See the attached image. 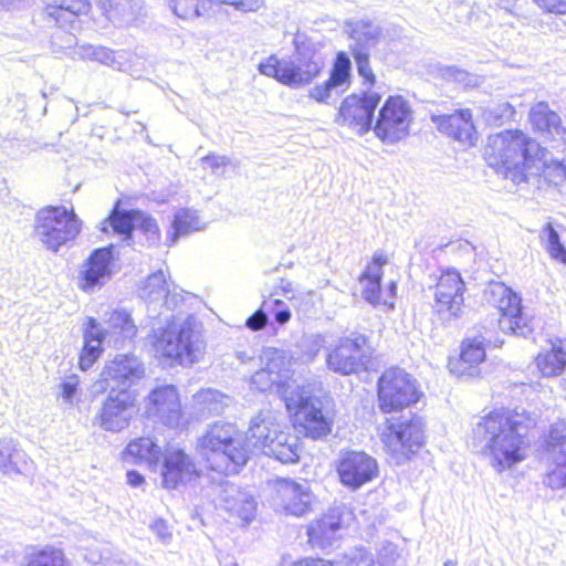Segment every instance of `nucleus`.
I'll list each match as a JSON object with an SVG mask.
<instances>
[{
	"instance_id": "f257e3e1",
	"label": "nucleus",
	"mask_w": 566,
	"mask_h": 566,
	"mask_svg": "<svg viewBox=\"0 0 566 566\" xmlns=\"http://www.w3.org/2000/svg\"><path fill=\"white\" fill-rule=\"evenodd\" d=\"M537 423V416L522 411L494 410L481 417L471 433L472 448L502 472L522 462L530 447L527 432Z\"/></svg>"
},
{
	"instance_id": "f03ea898",
	"label": "nucleus",
	"mask_w": 566,
	"mask_h": 566,
	"mask_svg": "<svg viewBox=\"0 0 566 566\" xmlns=\"http://www.w3.org/2000/svg\"><path fill=\"white\" fill-rule=\"evenodd\" d=\"M548 151L518 129H506L488 137L484 158L505 179L520 185L537 164L546 166Z\"/></svg>"
},
{
	"instance_id": "7ed1b4c3",
	"label": "nucleus",
	"mask_w": 566,
	"mask_h": 566,
	"mask_svg": "<svg viewBox=\"0 0 566 566\" xmlns=\"http://www.w3.org/2000/svg\"><path fill=\"white\" fill-rule=\"evenodd\" d=\"M149 342L157 357L181 366H191L202 359L206 343L197 319L172 316L163 327L154 328Z\"/></svg>"
},
{
	"instance_id": "20e7f679",
	"label": "nucleus",
	"mask_w": 566,
	"mask_h": 566,
	"mask_svg": "<svg viewBox=\"0 0 566 566\" xmlns=\"http://www.w3.org/2000/svg\"><path fill=\"white\" fill-rule=\"evenodd\" d=\"M197 450L208 467L218 473L232 474L245 465L249 457V444L244 443L243 434L230 422H214L199 439Z\"/></svg>"
},
{
	"instance_id": "39448f33",
	"label": "nucleus",
	"mask_w": 566,
	"mask_h": 566,
	"mask_svg": "<svg viewBox=\"0 0 566 566\" xmlns=\"http://www.w3.org/2000/svg\"><path fill=\"white\" fill-rule=\"evenodd\" d=\"M244 443L249 444L250 453L253 449H260L262 453L285 464L300 459L298 438L284 431L271 410H262L251 420Z\"/></svg>"
},
{
	"instance_id": "423d86ee",
	"label": "nucleus",
	"mask_w": 566,
	"mask_h": 566,
	"mask_svg": "<svg viewBox=\"0 0 566 566\" xmlns=\"http://www.w3.org/2000/svg\"><path fill=\"white\" fill-rule=\"evenodd\" d=\"M106 328H101L96 318L88 317L84 328V347L80 355V368L87 370L93 366L103 352L102 344L105 339L115 347H122L130 342L137 333L130 315L120 310L106 313Z\"/></svg>"
},
{
	"instance_id": "0eeeda50",
	"label": "nucleus",
	"mask_w": 566,
	"mask_h": 566,
	"mask_svg": "<svg viewBox=\"0 0 566 566\" xmlns=\"http://www.w3.org/2000/svg\"><path fill=\"white\" fill-rule=\"evenodd\" d=\"M259 72L273 77L281 84L292 88H300L312 83L323 69V60L311 48H297L294 57L279 59L270 55L260 62Z\"/></svg>"
},
{
	"instance_id": "6e6552de",
	"label": "nucleus",
	"mask_w": 566,
	"mask_h": 566,
	"mask_svg": "<svg viewBox=\"0 0 566 566\" xmlns=\"http://www.w3.org/2000/svg\"><path fill=\"white\" fill-rule=\"evenodd\" d=\"M380 439L389 461L401 465L423 446L424 423L412 412L392 417L387 419Z\"/></svg>"
},
{
	"instance_id": "1a4fd4ad",
	"label": "nucleus",
	"mask_w": 566,
	"mask_h": 566,
	"mask_svg": "<svg viewBox=\"0 0 566 566\" xmlns=\"http://www.w3.org/2000/svg\"><path fill=\"white\" fill-rule=\"evenodd\" d=\"M81 227L73 208L46 206L35 214L33 235L46 250L57 252L78 235Z\"/></svg>"
},
{
	"instance_id": "9d476101",
	"label": "nucleus",
	"mask_w": 566,
	"mask_h": 566,
	"mask_svg": "<svg viewBox=\"0 0 566 566\" xmlns=\"http://www.w3.org/2000/svg\"><path fill=\"white\" fill-rule=\"evenodd\" d=\"M260 360L265 366L252 375L251 385L260 391L274 389L286 403V398L301 387L293 378L290 357L284 350L268 347L263 349Z\"/></svg>"
},
{
	"instance_id": "9b49d317",
	"label": "nucleus",
	"mask_w": 566,
	"mask_h": 566,
	"mask_svg": "<svg viewBox=\"0 0 566 566\" xmlns=\"http://www.w3.org/2000/svg\"><path fill=\"white\" fill-rule=\"evenodd\" d=\"M485 301L500 314L499 327L504 333L528 337L533 328L522 313L521 297L502 282H492L484 291Z\"/></svg>"
},
{
	"instance_id": "f8f14e48",
	"label": "nucleus",
	"mask_w": 566,
	"mask_h": 566,
	"mask_svg": "<svg viewBox=\"0 0 566 566\" xmlns=\"http://www.w3.org/2000/svg\"><path fill=\"white\" fill-rule=\"evenodd\" d=\"M417 380L405 369H387L378 380L379 408L385 413L400 411L419 400Z\"/></svg>"
},
{
	"instance_id": "ddd939ff",
	"label": "nucleus",
	"mask_w": 566,
	"mask_h": 566,
	"mask_svg": "<svg viewBox=\"0 0 566 566\" xmlns=\"http://www.w3.org/2000/svg\"><path fill=\"white\" fill-rule=\"evenodd\" d=\"M285 407L295 416L305 437L318 440L331 433L333 419L323 410L322 401L307 396L301 387L286 398Z\"/></svg>"
},
{
	"instance_id": "4468645a",
	"label": "nucleus",
	"mask_w": 566,
	"mask_h": 566,
	"mask_svg": "<svg viewBox=\"0 0 566 566\" xmlns=\"http://www.w3.org/2000/svg\"><path fill=\"white\" fill-rule=\"evenodd\" d=\"M413 112L410 103L402 96H389L378 112L374 132L385 144L394 145L410 133Z\"/></svg>"
},
{
	"instance_id": "2eb2a0df",
	"label": "nucleus",
	"mask_w": 566,
	"mask_h": 566,
	"mask_svg": "<svg viewBox=\"0 0 566 566\" xmlns=\"http://www.w3.org/2000/svg\"><path fill=\"white\" fill-rule=\"evenodd\" d=\"M335 467L339 482L350 491L359 490L379 473L377 460L364 451L342 450Z\"/></svg>"
},
{
	"instance_id": "dca6fc26",
	"label": "nucleus",
	"mask_w": 566,
	"mask_h": 566,
	"mask_svg": "<svg viewBox=\"0 0 566 566\" xmlns=\"http://www.w3.org/2000/svg\"><path fill=\"white\" fill-rule=\"evenodd\" d=\"M465 283L461 274L449 269L443 271L434 286L433 312L442 321H451L461 315L464 304Z\"/></svg>"
},
{
	"instance_id": "f3484780",
	"label": "nucleus",
	"mask_w": 566,
	"mask_h": 566,
	"mask_svg": "<svg viewBox=\"0 0 566 566\" xmlns=\"http://www.w3.org/2000/svg\"><path fill=\"white\" fill-rule=\"evenodd\" d=\"M547 470L544 484L552 490L566 488V422L557 420L551 426L547 442Z\"/></svg>"
},
{
	"instance_id": "a211bd4d",
	"label": "nucleus",
	"mask_w": 566,
	"mask_h": 566,
	"mask_svg": "<svg viewBox=\"0 0 566 566\" xmlns=\"http://www.w3.org/2000/svg\"><path fill=\"white\" fill-rule=\"evenodd\" d=\"M381 99L377 92H365L347 96L339 107L338 119L364 134L373 124L374 113Z\"/></svg>"
},
{
	"instance_id": "6ab92c4d",
	"label": "nucleus",
	"mask_w": 566,
	"mask_h": 566,
	"mask_svg": "<svg viewBox=\"0 0 566 566\" xmlns=\"http://www.w3.org/2000/svg\"><path fill=\"white\" fill-rule=\"evenodd\" d=\"M209 495L213 496L216 505L238 515L242 521L249 523L253 520L256 509L254 497L224 476L220 475L218 481L212 482Z\"/></svg>"
},
{
	"instance_id": "aec40b11",
	"label": "nucleus",
	"mask_w": 566,
	"mask_h": 566,
	"mask_svg": "<svg viewBox=\"0 0 566 566\" xmlns=\"http://www.w3.org/2000/svg\"><path fill=\"white\" fill-rule=\"evenodd\" d=\"M134 396L126 388H112L96 417L97 423L106 431L123 430L129 423L134 412Z\"/></svg>"
},
{
	"instance_id": "412c9836",
	"label": "nucleus",
	"mask_w": 566,
	"mask_h": 566,
	"mask_svg": "<svg viewBox=\"0 0 566 566\" xmlns=\"http://www.w3.org/2000/svg\"><path fill=\"white\" fill-rule=\"evenodd\" d=\"M114 245L95 249L83 263L77 277V286L85 293L101 290L113 275Z\"/></svg>"
},
{
	"instance_id": "4be33fe9",
	"label": "nucleus",
	"mask_w": 566,
	"mask_h": 566,
	"mask_svg": "<svg viewBox=\"0 0 566 566\" xmlns=\"http://www.w3.org/2000/svg\"><path fill=\"white\" fill-rule=\"evenodd\" d=\"M145 412L168 427H177L182 411L177 388L174 385H163L154 388L147 396Z\"/></svg>"
},
{
	"instance_id": "5701e85b",
	"label": "nucleus",
	"mask_w": 566,
	"mask_h": 566,
	"mask_svg": "<svg viewBox=\"0 0 566 566\" xmlns=\"http://www.w3.org/2000/svg\"><path fill=\"white\" fill-rule=\"evenodd\" d=\"M274 489L276 492V505L285 514L301 517L311 511L314 494L306 481L297 482L292 479H276Z\"/></svg>"
},
{
	"instance_id": "b1692460",
	"label": "nucleus",
	"mask_w": 566,
	"mask_h": 566,
	"mask_svg": "<svg viewBox=\"0 0 566 566\" xmlns=\"http://www.w3.org/2000/svg\"><path fill=\"white\" fill-rule=\"evenodd\" d=\"M365 336L343 338L339 344L329 350L326 357L328 369L340 375H350L365 368L363 346Z\"/></svg>"
},
{
	"instance_id": "393cba45",
	"label": "nucleus",
	"mask_w": 566,
	"mask_h": 566,
	"mask_svg": "<svg viewBox=\"0 0 566 566\" xmlns=\"http://www.w3.org/2000/svg\"><path fill=\"white\" fill-rule=\"evenodd\" d=\"M161 459V485L167 490H177L199 476L195 463L184 450L169 451Z\"/></svg>"
},
{
	"instance_id": "a878e982",
	"label": "nucleus",
	"mask_w": 566,
	"mask_h": 566,
	"mask_svg": "<svg viewBox=\"0 0 566 566\" xmlns=\"http://www.w3.org/2000/svg\"><path fill=\"white\" fill-rule=\"evenodd\" d=\"M431 122L441 133L463 145L473 146L478 140V133L473 125L470 109H459L452 114L443 115L432 114Z\"/></svg>"
},
{
	"instance_id": "bb28decb",
	"label": "nucleus",
	"mask_w": 566,
	"mask_h": 566,
	"mask_svg": "<svg viewBox=\"0 0 566 566\" xmlns=\"http://www.w3.org/2000/svg\"><path fill=\"white\" fill-rule=\"evenodd\" d=\"M346 509L336 506L321 518L313 521L307 526L308 542L313 547L325 548L331 546L336 538L337 532L344 526Z\"/></svg>"
},
{
	"instance_id": "cd10ccee",
	"label": "nucleus",
	"mask_w": 566,
	"mask_h": 566,
	"mask_svg": "<svg viewBox=\"0 0 566 566\" xmlns=\"http://www.w3.org/2000/svg\"><path fill=\"white\" fill-rule=\"evenodd\" d=\"M344 31L350 39V52L371 53L381 36V28L370 19H347Z\"/></svg>"
},
{
	"instance_id": "c85d7f7f",
	"label": "nucleus",
	"mask_w": 566,
	"mask_h": 566,
	"mask_svg": "<svg viewBox=\"0 0 566 566\" xmlns=\"http://www.w3.org/2000/svg\"><path fill=\"white\" fill-rule=\"evenodd\" d=\"M144 375V365L134 355H117L105 365L102 373V377L105 381L111 379L125 387L137 382Z\"/></svg>"
},
{
	"instance_id": "c756f323",
	"label": "nucleus",
	"mask_w": 566,
	"mask_h": 566,
	"mask_svg": "<svg viewBox=\"0 0 566 566\" xmlns=\"http://www.w3.org/2000/svg\"><path fill=\"white\" fill-rule=\"evenodd\" d=\"M161 448L150 438L140 437L130 441L124 452V459L135 464H145L156 470L163 458Z\"/></svg>"
},
{
	"instance_id": "7c9ffc66",
	"label": "nucleus",
	"mask_w": 566,
	"mask_h": 566,
	"mask_svg": "<svg viewBox=\"0 0 566 566\" xmlns=\"http://www.w3.org/2000/svg\"><path fill=\"white\" fill-rule=\"evenodd\" d=\"M396 548L392 545L384 547L377 559L364 547H358L346 553L338 559L335 566H394Z\"/></svg>"
},
{
	"instance_id": "2f4dec72",
	"label": "nucleus",
	"mask_w": 566,
	"mask_h": 566,
	"mask_svg": "<svg viewBox=\"0 0 566 566\" xmlns=\"http://www.w3.org/2000/svg\"><path fill=\"white\" fill-rule=\"evenodd\" d=\"M485 348L483 338L474 337L473 339H465L462 344L460 360L458 361L457 369L452 371L461 376L474 377L479 375V365L484 361Z\"/></svg>"
},
{
	"instance_id": "473e14b6",
	"label": "nucleus",
	"mask_w": 566,
	"mask_h": 566,
	"mask_svg": "<svg viewBox=\"0 0 566 566\" xmlns=\"http://www.w3.org/2000/svg\"><path fill=\"white\" fill-rule=\"evenodd\" d=\"M28 468L27 453L12 438L0 440V471L6 475L20 474Z\"/></svg>"
},
{
	"instance_id": "72a5a7b5",
	"label": "nucleus",
	"mask_w": 566,
	"mask_h": 566,
	"mask_svg": "<svg viewBox=\"0 0 566 566\" xmlns=\"http://www.w3.org/2000/svg\"><path fill=\"white\" fill-rule=\"evenodd\" d=\"M536 365L545 377L559 375L566 366V339L552 340L549 349L537 355Z\"/></svg>"
},
{
	"instance_id": "f704fd0d",
	"label": "nucleus",
	"mask_w": 566,
	"mask_h": 566,
	"mask_svg": "<svg viewBox=\"0 0 566 566\" xmlns=\"http://www.w3.org/2000/svg\"><path fill=\"white\" fill-rule=\"evenodd\" d=\"M530 118L534 128L552 138H558L564 127L559 115L545 102H539L532 107Z\"/></svg>"
},
{
	"instance_id": "c9c22d12",
	"label": "nucleus",
	"mask_w": 566,
	"mask_h": 566,
	"mask_svg": "<svg viewBox=\"0 0 566 566\" xmlns=\"http://www.w3.org/2000/svg\"><path fill=\"white\" fill-rule=\"evenodd\" d=\"M202 223L196 210L184 208L178 210L171 222V229L167 233V244L174 245L182 235L201 230Z\"/></svg>"
},
{
	"instance_id": "e433bc0d",
	"label": "nucleus",
	"mask_w": 566,
	"mask_h": 566,
	"mask_svg": "<svg viewBox=\"0 0 566 566\" xmlns=\"http://www.w3.org/2000/svg\"><path fill=\"white\" fill-rule=\"evenodd\" d=\"M108 19L119 24H128L146 14L143 0H107Z\"/></svg>"
},
{
	"instance_id": "4c0bfd02",
	"label": "nucleus",
	"mask_w": 566,
	"mask_h": 566,
	"mask_svg": "<svg viewBox=\"0 0 566 566\" xmlns=\"http://www.w3.org/2000/svg\"><path fill=\"white\" fill-rule=\"evenodd\" d=\"M23 559V566H72L63 549L52 545L32 547Z\"/></svg>"
},
{
	"instance_id": "58836bf2",
	"label": "nucleus",
	"mask_w": 566,
	"mask_h": 566,
	"mask_svg": "<svg viewBox=\"0 0 566 566\" xmlns=\"http://www.w3.org/2000/svg\"><path fill=\"white\" fill-rule=\"evenodd\" d=\"M169 290V284L163 270L150 274L140 287V297L148 304V311L155 312L157 303L161 302Z\"/></svg>"
},
{
	"instance_id": "ea45409f",
	"label": "nucleus",
	"mask_w": 566,
	"mask_h": 566,
	"mask_svg": "<svg viewBox=\"0 0 566 566\" xmlns=\"http://www.w3.org/2000/svg\"><path fill=\"white\" fill-rule=\"evenodd\" d=\"M137 210H120L118 208V203L113 209L107 219H105L101 223V231L107 233L108 229L120 235H124L125 239H129L133 230L135 229V214Z\"/></svg>"
},
{
	"instance_id": "a19ab883",
	"label": "nucleus",
	"mask_w": 566,
	"mask_h": 566,
	"mask_svg": "<svg viewBox=\"0 0 566 566\" xmlns=\"http://www.w3.org/2000/svg\"><path fill=\"white\" fill-rule=\"evenodd\" d=\"M169 9L184 20L206 15L211 10V0H169Z\"/></svg>"
},
{
	"instance_id": "79ce46f5",
	"label": "nucleus",
	"mask_w": 566,
	"mask_h": 566,
	"mask_svg": "<svg viewBox=\"0 0 566 566\" xmlns=\"http://www.w3.org/2000/svg\"><path fill=\"white\" fill-rule=\"evenodd\" d=\"M352 62L349 56L345 52H339L336 55L331 76L328 78L329 84L335 88L348 85L350 77Z\"/></svg>"
},
{
	"instance_id": "37998d69",
	"label": "nucleus",
	"mask_w": 566,
	"mask_h": 566,
	"mask_svg": "<svg viewBox=\"0 0 566 566\" xmlns=\"http://www.w3.org/2000/svg\"><path fill=\"white\" fill-rule=\"evenodd\" d=\"M443 77L462 85L464 88L478 87L482 83L481 76L469 73L465 70H461L455 66H449L444 69Z\"/></svg>"
},
{
	"instance_id": "c03bdc74",
	"label": "nucleus",
	"mask_w": 566,
	"mask_h": 566,
	"mask_svg": "<svg viewBox=\"0 0 566 566\" xmlns=\"http://www.w3.org/2000/svg\"><path fill=\"white\" fill-rule=\"evenodd\" d=\"M135 229H139L147 237L150 244L157 243L160 238L156 220L139 210L135 214Z\"/></svg>"
},
{
	"instance_id": "a18cd8bd",
	"label": "nucleus",
	"mask_w": 566,
	"mask_h": 566,
	"mask_svg": "<svg viewBox=\"0 0 566 566\" xmlns=\"http://www.w3.org/2000/svg\"><path fill=\"white\" fill-rule=\"evenodd\" d=\"M196 399L198 403L202 405V411L207 410L209 413L216 415H219L223 411V396L217 390L207 389L205 391H201L200 394H198Z\"/></svg>"
},
{
	"instance_id": "49530a36",
	"label": "nucleus",
	"mask_w": 566,
	"mask_h": 566,
	"mask_svg": "<svg viewBox=\"0 0 566 566\" xmlns=\"http://www.w3.org/2000/svg\"><path fill=\"white\" fill-rule=\"evenodd\" d=\"M263 308L271 313L280 325H285L292 317L290 307L283 301L272 296L263 301Z\"/></svg>"
},
{
	"instance_id": "de8ad7c7",
	"label": "nucleus",
	"mask_w": 566,
	"mask_h": 566,
	"mask_svg": "<svg viewBox=\"0 0 566 566\" xmlns=\"http://www.w3.org/2000/svg\"><path fill=\"white\" fill-rule=\"evenodd\" d=\"M354 61L356 63L357 72L359 76H361L365 80V83H367L369 86H373L376 82V76L374 74V71L370 66V53L366 52H350Z\"/></svg>"
},
{
	"instance_id": "09e8293b",
	"label": "nucleus",
	"mask_w": 566,
	"mask_h": 566,
	"mask_svg": "<svg viewBox=\"0 0 566 566\" xmlns=\"http://www.w3.org/2000/svg\"><path fill=\"white\" fill-rule=\"evenodd\" d=\"M388 263V258L382 251H376L373 261L363 272L360 280L381 281L382 266Z\"/></svg>"
},
{
	"instance_id": "8fccbe9b",
	"label": "nucleus",
	"mask_w": 566,
	"mask_h": 566,
	"mask_svg": "<svg viewBox=\"0 0 566 566\" xmlns=\"http://www.w3.org/2000/svg\"><path fill=\"white\" fill-rule=\"evenodd\" d=\"M83 56L106 65H111L115 61L113 51L104 46H85L83 48Z\"/></svg>"
},
{
	"instance_id": "3c124183",
	"label": "nucleus",
	"mask_w": 566,
	"mask_h": 566,
	"mask_svg": "<svg viewBox=\"0 0 566 566\" xmlns=\"http://www.w3.org/2000/svg\"><path fill=\"white\" fill-rule=\"evenodd\" d=\"M201 163L205 167H209L213 175L221 177L224 174V168L231 165V159L227 156L211 153L202 157Z\"/></svg>"
},
{
	"instance_id": "603ef678",
	"label": "nucleus",
	"mask_w": 566,
	"mask_h": 566,
	"mask_svg": "<svg viewBox=\"0 0 566 566\" xmlns=\"http://www.w3.org/2000/svg\"><path fill=\"white\" fill-rule=\"evenodd\" d=\"M52 7L67 11L73 15L86 13L90 9L87 0H51Z\"/></svg>"
},
{
	"instance_id": "864d4df0",
	"label": "nucleus",
	"mask_w": 566,
	"mask_h": 566,
	"mask_svg": "<svg viewBox=\"0 0 566 566\" xmlns=\"http://www.w3.org/2000/svg\"><path fill=\"white\" fill-rule=\"evenodd\" d=\"M545 234L549 255L553 259L558 260L565 251V248L560 243L557 231L551 224H547L545 228Z\"/></svg>"
},
{
	"instance_id": "5fc2aeb1",
	"label": "nucleus",
	"mask_w": 566,
	"mask_h": 566,
	"mask_svg": "<svg viewBox=\"0 0 566 566\" xmlns=\"http://www.w3.org/2000/svg\"><path fill=\"white\" fill-rule=\"evenodd\" d=\"M78 385L80 380L76 375H71L60 385L61 395L65 402L73 405L74 397L78 389Z\"/></svg>"
},
{
	"instance_id": "6e6d98bb",
	"label": "nucleus",
	"mask_w": 566,
	"mask_h": 566,
	"mask_svg": "<svg viewBox=\"0 0 566 566\" xmlns=\"http://www.w3.org/2000/svg\"><path fill=\"white\" fill-rule=\"evenodd\" d=\"M184 301H185L184 296L180 293H178L176 291H170V289H169L163 298L161 306L168 311L177 310L178 314L176 316L180 317L179 314L182 313L181 307L184 306Z\"/></svg>"
},
{
	"instance_id": "4d7b16f0",
	"label": "nucleus",
	"mask_w": 566,
	"mask_h": 566,
	"mask_svg": "<svg viewBox=\"0 0 566 566\" xmlns=\"http://www.w3.org/2000/svg\"><path fill=\"white\" fill-rule=\"evenodd\" d=\"M367 283L364 287L363 295L365 300L373 304L377 305L380 303V293H381V286L380 281H373V280H366Z\"/></svg>"
},
{
	"instance_id": "13d9d810",
	"label": "nucleus",
	"mask_w": 566,
	"mask_h": 566,
	"mask_svg": "<svg viewBox=\"0 0 566 566\" xmlns=\"http://www.w3.org/2000/svg\"><path fill=\"white\" fill-rule=\"evenodd\" d=\"M268 314L263 305L255 311L245 322L247 327L252 331H260L268 324Z\"/></svg>"
},
{
	"instance_id": "bf43d9fd",
	"label": "nucleus",
	"mask_w": 566,
	"mask_h": 566,
	"mask_svg": "<svg viewBox=\"0 0 566 566\" xmlns=\"http://www.w3.org/2000/svg\"><path fill=\"white\" fill-rule=\"evenodd\" d=\"M534 2L546 12L566 14V0H534Z\"/></svg>"
},
{
	"instance_id": "052dcab7",
	"label": "nucleus",
	"mask_w": 566,
	"mask_h": 566,
	"mask_svg": "<svg viewBox=\"0 0 566 566\" xmlns=\"http://www.w3.org/2000/svg\"><path fill=\"white\" fill-rule=\"evenodd\" d=\"M333 90L336 88L327 80L325 83L314 86L310 91V97L317 102H325L331 96Z\"/></svg>"
},
{
	"instance_id": "680f3d73",
	"label": "nucleus",
	"mask_w": 566,
	"mask_h": 566,
	"mask_svg": "<svg viewBox=\"0 0 566 566\" xmlns=\"http://www.w3.org/2000/svg\"><path fill=\"white\" fill-rule=\"evenodd\" d=\"M264 4L263 0H233L232 7L241 12H255Z\"/></svg>"
},
{
	"instance_id": "e2e57ef3",
	"label": "nucleus",
	"mask_w": 566,
	"mask_h": 566,
	"mask_svg": "<svg viewBox=\"0 0 566 566\" xmlns=\"http://www.w3.org/2000/svg\"><path fill=\"white\" fill-rule=\"evenodd\" d=\"M85 558L92 564L103 563L106 566H126L122 560L111 559L101 553L90 552Z\"/></svg>"
},
{
	"instance_id": "0e129e2a",
	"label": "nucleus",
	"mask_w": 566,
	"mask_h": 566,
	"mask_svg": "<svg viewBox=\"0 0 566 566\" xmlns=\"http://www.w3.org/2000/svg\"><path fill=\"white\" fill-rule=\"evenodd\" d=\"M150 528L158 536V538L163 542H167L171 537V533L168 528V525L164 520H156L150 525Z\"/></svg>"
},
{
	"instance_id": "69168bd1",
	"label": "nucleus",
	"mask_w": 566,
	"mask_h": 566,
	"mask_svg": "<svg viewBox=\"0 0 566 566\" xmlns=\"http://www.w3.org/2000/svg\"><path fill=\"white\" fill-rule=\"evenodd\" d=\"M491 114L494 115L495 119H506L511 118L515 111L514 107L509 103H502L496 105L493 109L490 111Z\"/></svg>"
},
{
	"instance_id": "338daca9",
	"label": "nucleus",
	"mask_w": 566,
	"mask_h": 566,
	"mask_svg": "<svg viewBox=\"0 0 566 566\" xmlns=\"http://www.w3.org/2000/svg\"><path fill=\"white\" fill-rule=\"evenodd\" d=\"M292 566H335V564L322 558H304L295 562Z\"/></svg>"
},
{
	"instance_id": "774afa93",
	"label": "nucleus",
	"mask_w": 566,
	"mask_h": 566,
	"mask_svg": "<svg viewBox=\"0 0 566 566\" xmlns=\"http://www.w3.org/2000/svg\"><path fill=\"white\" fill-rule=\"evenodd\" d=\"M126 478H127V483L133 488H138L142 484H144V482H145L144 476L135 470L127 471Z\"/></svg>"
}]
</instances>
